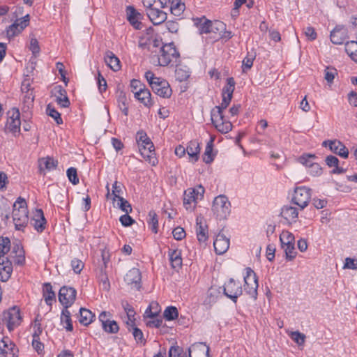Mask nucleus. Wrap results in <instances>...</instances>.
Returning <instances> with one entry per match:
<instances>
[{
  "instance_id": "obj_31",
  "label": "nucleus",
  "mask_w": 357,
  "mask_h": 357,
  "mask_svg": "<svg viewBox=\"0 0 357 357\" xmlns=\"http://www.w3.org/2000/svg\"><path fill=\"white\" fill-rule=\"evenodd\" d=\"M58 165V161L50 157L43 158L38 160V168L40 173L42 174L45 169L51 170L55 169Z\"/></svg>"
},
{
  "instance_id": "obj_18",
  "label": "nucleus",
  "mask_w": 357,
  "mask_h": 357,
  "mask_svg": "<svg viewBox=\"0 0 357 357\" xmlns=\"http://www.w3.org/2000/svg\"><path fill=\"white\" fill-rule=\"evenodd\" d=\"M126 16L127 20L130 24L136 29H141L142 24L139 21L142 15L139 13L132 6H128L126 7Z\"/></svg>"
},
{
  "instance_id": "obj_28",
  "label": "nucleus",
  "mask_w": 357,
  "mask_h": 357,
  "mask_svg": "<svg viewBox=\"0 0 357 357\" xmlns=\"http://www.w3.org/2000/svg\"><path fill=\"white\" fill-rule=\"evenodd\" d=\"M150 91L145 88H140L135 92V97L146 107H151L153 103Z\"/></svg>"
},
{
  "instance_id": "obj_43",
  "label": "nucleus",
  "mask_w": 357,
  "mask_h": 357,
  "mask_svg": "<svg viewBox=\"0 0 357 357\" xmlns=\"http://www.w3.org/2000/svg\"><path fill=\"white\" fill-rule=\"evenodd\" d=\"M169 357H188V355L182 347L172 346L169 350Z\"/></svg>"
},
{
  "instance_id": "obj_3",
  "label": "nucleus",
  "mask_w": 357,
  "mask_h": 357,
  "mask_svg": "<svg viewBox=\"0 0 357 357\" xmlns=\"http://www.w3.org/2000/svg\"><path fill=\"white\" fill-rule=\"evenodd\" d=\"M179 56L173 43L163 45L160 49V54L157 58L158 65L167 66L171 63H176Z\"/></svg>"
},
{
  "instance_id": "obj_4",
  "label": "nucleus",
  "mask_w": 357,
  "mask_h": 357,
  "mask_svg": "<svg viewBox=\"0 0 357 357\" xmlns=\"http://www.w3.org/2000/svg\"><path fill=\"white\" fill-rule=\"evenodd\" d=\"M195 24L198 27L200 33H218L222 32L226 27V24L221 21L211 22L204 17L194 20Z\"/></svg>"
},
{
  "instance_id": "obj_62",
  "label": "nucleus",
  "mask_w": 357,
  "mask_h": 357,
  "mask_svg": "<svg viewBox=\"0 0 357 357\" xmlns=\"http://www.w3.org/2000/svg\"><path fill=\"white\" fill-rule=\"evenodd\" d=\"M30 50L32 52L33 54L36 56L37 54L40 52V47L38 44V41L36 38H31L30 41Z\"/></svg>"
},
{
  "instance_id": "obj_35",
  "label": "nucleus",
  "mask_w": 357,
  "mask_h": 357,
  "mask_svg": "<svg viewBox=\"0 0 357 357\" xmlns=\"http://www.w3.org/2000/svg\"><path fill=\"white\" fill-rule=\"evenodd\" d=\"M137 142L138 143L139 149L143 146H146L148 149L153 148V142L148 137L146 133L142 130L138 131L137 133Z\"/></svg>"
},
{
  "instance_id": "obj_32",
  "label": "nucleus",
  "mask_w": 357,
  "mask_h": 357,
  "mask_svg": "<svg viewBox=\"0 0 357 357\" xmlns=\"http://www.w3.org/2000/svg\"><path fill=\"white\" fill-rule=\"evenodd\" d=\"M171 266L174 269L178 270L182 266L181 252L178 250H169Z\"/></svg>"
},
{
  "instance_id": "obj_9",
  "label": "nucleus",
  "mask_w": 357,
  "mask_h": 357,
  "mask_svg": "<svg viewBox=\"0 0 357 357\" xmlns=\"http://www.w3.org/2000/svg\"><path fill=\"white\" fill-rule=\"evenodd\" d=\"M310 199V189L306 187H298L294 190L292 201L294 204L298 205L301 209H303L307 206Z\"/></svg>"
},
{
  "instance_id": "obj_12",
  "label": "nucleus",
  "mask_w": 357,
  "mask_h": 357,
  "mask_svg": "<svg viewBox=\"0 0 357 357\" xmlns=\"http://www.w3.org/2000/svg\"><path fill=\"white\" fill-rule=\"evenodd\" d=\"M151 87L155 94L162 98H169L172 95L169 83L160 77L153 83H151Z\"/></svg>"
},
{
  "instance_id": "obj_51",
  "label": "nucleus",
  "mask_w": 357,
  "mask_h": 357,
  "mask_svg": "<svg viewBox=\"0 0 357 357\" xmlns=\"http://www.w3.org/2000/svg\"><path fill=\"white\" fill-rule=\"evenodd\" d=\"M291 338L298 345H303L305 343V335L298 331L291 332Z\"/></svg>"
},
{
  "instance_id": "obj_2",
  "label": "nucleus",
  "mask_w": 357,
  "mask_h": 357,
  "mask_svg": "<svg viewBox=\"0 0 357 357\" xmlns=\"http://www.w3.org/2000/svg\"><path fill=\"white\" fill-rule=\"evenodd\" d=\"M13 220L17 230H22L29 221L26 201L21 197L13 204Z\"/></svg>"
},
{
  "instance_id": "obj_64",
  "label": "nucleus",
  "mask_w": 357,
  "mask_h": 357,
  "mask_svg": "<svg viewBox=\"0 0 357 357\" xmlns=\"http://www.w3.org/2000/svg\"><path fill=\"white\" fill-rule=\"evenodd\" d=\"M304 33L310 40H314L317 34L314 29L312 26H307L304 29Z\"/></svg>"
},
{
  "instance_id": "obj_41",
  "label": "nucleus",
  "mask_w": 357,
  "mask_h": 357,
  "mask_svg": "<svg viewBox=\"0 0 357 357\" xmlns=\"http://www.w3.org/2000/svg\"><path fill=\"white\" fill-rule=\"evenodd\" d=\"M140 151L141 155L143 156V158L146 160H148L149 162H152V164L155 165V160L151 161V159L154 158V146L153 145V148L148 149L146 146H143L139 149Z\"/></svg>"
},
{
  "instance_id": "obj_24",
  "label": "nucleus",
  "mask_w": 357,
  "mask_h": 357,
  "mask_svg": "<svg viewBox=\"0 0 357 357\" xmlns=\"http://www.w3.org/2000/svg\"><path fill=\"white\" fill-rule=\"evenodd\" d=\"M329 149L334 153L344 158H348V149L339 140L329 141Z\"/></svg>"
},
{
  "instance_id": "obj_63",
  "label": "nucleus",
  "mask_w": 357,
  "mask_h": 357,
  "mask_svg": "<svg viewBox=\"0 0 357 357\" xmlns=\"http://www.w3.org/2000/svg\"><path fill=\"white\" fill-rule=\"evenodd\" d=\"M326 164L329 167H335L337 165H339V160L337 157L334 155H328L325 159Z\"/></svg>"
},
{
  "instance_id": "obj_34",
  "label": "nucleus",
  "mask_w": 357,
  "mask_h": 357,
  "mask_svg": "<svg viewBox=\"0 0 357 357\" xmlns=\"http://www.w3.org/2000/svg\"><path fill=\"white\" fill-rule=\"evenodd\" d=\"M235 84L236 82L233 77L227 78V84L222 89V96L231 100L235 89Z\"/></svg>"
},
{
  "instance_id": "obj_23",
  "label": "nucleus",
  "mask_w": 357,
  "mask_h": 357,
  "mask_svg": "<svg viewBox=\"0 0 357 357\" xmlns=\"http://www.w3.org/2000/svg\"><path fill=\"white\" fill-rule=\"evenodd\" d=\"M54 91L57 104L61 107H68L70 105V100L67 96L66 91L59 85L56 86L54 88Z\"/></svg>"
},
{
  "instance_id": "obj_10",
  "label": "nucleus",
  "mask_w": 357,
  "mask_h": 357,
  "mask_svg": "<svg viewBox=\"0 0 357 357\" xmlns=\"http://www.w3.org/2000/svg\"><path fill=\"white\" fill-rule=\"evenodd\" d=\"M223 292L227 297L231 298L236 303L238 297L243 293L241 284L231 278L228 282L225 284Z\"/></svg>"
},
{
  "instance_id": "obj_8",
  "label": "nucleus",
  "mask_w": 357,
  "mask_h": 357,
  "mask_svg": "<svg viewBox=\"0 0 357 357\" xmlns=\"http://www.w3.org/2000/svg\"><path fill=\"white\" fill-rule=\"evenodd\" d=\"M244 290L252 298H256L257 296L258 281L257 278L250 268H246V275L244 277Z\"/></svg>"
},
{
  "instance_id": "obj_37",
  "label": "nucleus",
  "mask_w": 357,
  "mask_h": 357,
  "mask_svg": "<svg viewBox=\"0 0 357 357\" xmlns=\"http://www.w3.org/2000/svg\"><path fill=\"white\" fill-rule=\"evenodd\" d=\"M170 4L171 6L167 8L176 16H179L185 9V4L181 2V0H172Z\"/></svg>"
},
{
  "instance_id": "obj_5",
  "label": "nucleus",
  "mask_w": 357,
  "mask_h": 357,
  "mask_svg": "<svg viewBox=\"0 0 357 357\" xmlns=\"http://www.w3.org/2000/svg\"><path fill=\"white\" fill-rule=\"evenodd\" d=\"M230 202L225 195L216 197L213 202L212 211L219 219H225L230 213Z\"/></svg>"
},
{
  "instance_id": "obj_11",
  "label": "nucleus",
  "mask_w": 357,
  "mask_h": 357,
  "mask_svg": "<svg viewBox=\"0 0 357 357\" xmlns=\"http://www.w3.org/2000/svg\"><path fill=\"white\" fill-rule=\"evenodd\" d=\"M77 291L73 287H62L59 292V302L68 308L73 305L76 298Z\"/></svg>"
},
{
  "instance_id": "obj_14",
  "label": "nucleus",
  "mask_w": 357,
  "mask_h": 357,
  "mask_svg": "<svg viewBox=\"0 0 357 357\" xmlns=\"http://www.w3.org/2000/svg\"><path fill=\"white\" fill-rule=\"evenodd\" d=\"M29 22V15H26L24 17L17 20L13 24L9 26L7 29V35L8 37H13L20 33L24 30Z\"/></svg>"
},
{
  "instance_id": "obj_7",
  "label": "nucleus",
  "mask_w": 357,
  "mask_h": 357,
  "mask_svg": "<svg viewBox=\"0 0 357 357\" xmlns=\"http://www.w3.org/2000/svg\"><path fill=\"white\" fill-rule=\"evenodd\" d=\"M204 192V188L201 185L196 188H190L185 190L183 195V205L186 209L191 208L192 204H194L195 206L198 200L202 199Z\"/></svg>"
},
{
  "instance_id": "obj_54",
  "label": "nucleus",
  "mask_w": 357,
  "mask_h": 357,
  "mask_svg": "<svg viewBox=\"0 0 357 357\" xmlns=\"http://www.w3.org/2000/svg\"><path fill=\"white\" fill-rule=\"evenodd\" d=\"M255 58V54H248L243 61V71L245 73L248 70L250 69L253 65V61Z\"/></svg>"
},
{
  "instance_id": "obj_20",
  "label": "nucleus",
  "mask_w": 357,
  "mask_h": 357,
  "mask_svg": "<svg viewBox=\"0 0 357 357\" xmlns=\"http://www.w3.org/2000/svg\"><path fill=\"white\" fill-rule=\"evenodd\" d=\"M197 236L199 243H205L208 238V226L204 222V218L198 216L196 219Z\"/></svg>"
},
{
  "instance_id": "obj_39",
  "label": "nucleus",
  "mask_w": 357,
  "mask_h": 357,
  "mask_svg": "<svg viewBox=\"0 0 357 357\" xmlns=\"http://www.w3.org/2000/svg\"><path fill=\"white\" fill-rule=\"evenodd\" d=\"M61 322L62 324H66V326H64L65 328L68 331H72L73 329L72 320L70 318V312L68 310V308H64L62 310L61 315Z\"/></svg>"
},
{
  "instance_id": "obj_44",
  "label": "nucleus",
  "mask_w": 357,
  "mask_h": 357,
  "mask_svg": "<svg viewBox=\"0 0 357 357\" xmlns=\"http://www.w3.org/2000/svg\"><path fill=\"white\" fill-rule=\"evenodd\" d=\"M163 316L168 321L174 320L178 316V310L174 306H169L165 310Z\"/></svg>"
},
{
  "instance_id": "obj_1",
  "label": "nucleus",
  "mask_w": 357,
  "mask_h": 357,
  "mask_svg": "<svg viewBox=\"0 0 357 357\" xmlns=\"http://www.w3.org/2000/svg\"><path fill=\"white\" fill-rule=\"evenodd\" d=\"M231 99L222 97L220 105L215 106L211 111V121L215 128L222 133H227L232 129V124L223 115V110L229 105Z\"/></svg>"
},
{
  "instance_id": "obj_52",
  "label": "nucleus",
  "mask_w": 357,
  "mask_h": 357,
  "mask_svg": "<svg viewBox=\"0 0 357 357\" xmlns=\"http://www.w3.org/2000/svg\"><path fill=\"white\" fill-rule=\"evenodd\" d=\"M118 206L126 213H129L132 212V207L129 202L126 200L124 198L119 197Z\"/></svg>"
},
{
  "instance_id": "obj_57",
  "label": "nucleus",
  "mask_w": 357,
  "mask_h": 357,
  "mask_svg": "<svg viewBox=\"0 0 357 357\" xmlns=\"http://www.w3.org/2000/svg\"><path fill=\"white\" fill-rule=\"evenodd\" d=\"M310 174L313 176H318L322 174V168L318 163H310Z\"/></svg>"
},
{
  "instance_id": "obj_55",
  "label": "nucleus",
  "mask_w": 357,
  "mask_h": 357,
  "mask_svg": "<svg viewBox=\"0 0 357 357\" xmlns=\"http://www.w3.org/2000/svg\"><path fill=\"white\" fill-rule=\"evenodd\" d=\"M281 244L295 241L294 236L288 231H283L280 236Z\"/></svg>"
},
{
  "instance_id": "obj_60",
  "label": "nucleus",
  "mask_w": 357,
  "mask_h": 357,
  "mask_svg": "<svg viewBox=\"0 0 357 357\" xmlns=\"http://www.w3.org/2000/svg\"><path fill=\"white\" fill-rule=\"evenodd\" d=\"M34 100V96L33 91L24 93L23 98L24 103L26 105L27 108H29L33 105Z\"/></svg>"
},
{
  "instance_id": "obj_61",
  "label": "nucleus",
  "mask_w": 357,
  "mask_h": 357,
  "mask_svg": "<svg viewBox=\"0 0 357 357\" xmlns=\"http://www.w3.org/2000/svg\"><path fill=\"white\" fill-rule=\"evenodd\" d=\"M119 220L124 227L130 226L135 222V220L128 215V213L121 215Z\"/></svg>"
},
{
  "instance_id": "obj_33",
  "label": "nucleus",
  "mask_w": 357,
  "mask_h": 357,
  "mask_svg": "<svg viewBox=\"0 0 357 357\" xmlns=\"http://www.w3.org/2000/svg\"><path fill=\"white\" fill-rule=\"evenodd\" d=\"M43 296L45 303L51 306L53 301L56 300L55 293L52 290V286L50 283L47 282L43 284Z\"/></svg>"
},
{
  "instance_id": "obj_21",
  "label": "nucleus",
  "mask_w": 357,
  "mask_h": 357,
  "mask_svg": "<svg viewBox=\"0 0 357 357\" xmlns=\"http://www.w3.org/2000/svg\"><path fill=\"white\" fill-rule=\"evenodd\" d=\"M209 348L203 343L193 344L188 349V357H208Z\"/></svg>"
},
{
  "instance_id": "obj_13",
  "label": "nucleus",
  "mask_w": 357,
  "mask_h": 357,
  "mask_svg": "<svg viewBox=\"0 0 357 357\" xmlns=\"http://www.w3.org/2000/svg\"><path fill=\"white\" fill-rule=\"evenodd\" d=\"M10 114V112H8V114ZM20 114L18 109H13L11 111V115H9L6 125V130L15 134L16 132H19L20 130Z\"/></svg>"
},
{
  "instance_id": "obj_26",
  "label": "nucleus",
  "mask_w": 357,
  "mask_h": 357,
  "mask_svg": "<svg viewBox=\"0 0 357 357\" xmlns=\"http://www.w3.org/2000/svg\"><path fill=\"white\" fill-rule=\"evenodd\" d=\"M13 271L11 262L6 258L0 259V280L6 282L10 277Z\"/></svg>"
},
{
  "instance_id": "obj_36",
  "label": "nucleus",
  "mask_w": 357,
  "mask_h": 357,
  "mask_svg": "<svg viewBox=\"0 0 357 357\" xmlns=\"http://www.w3.org/2000/svg\"><path fill=\"white\" fill-rule=\"evenodd\" d=\"M93 317L94 314L90 310L83 307L80 308L79 321L82 324L88 326L92 322Z\"/></svg>"
},
{
  "instance_id": "obj_29",
  "label": "nucleus",
  "mask_w": 357,
  "mask_h": 357,
  "mask_svg": "<svg viewBox=\"0 0 357 357\" xmlns=\"http://www.w3.org/2000/svg\"><path fill=\"white\" fill-rule=\"evenodd\" d=\"M280 215L289 222H296L298 212L296 208L291 206H284L281 209Z\"/></svg>"
},
{
  "instance_id": "obj_22",
  "label": "nucleus",
  "mask_w": 357,
  "mask_h": 357,
  "mask_svg": "<svg viewBox=\"0 0 357 357\" xmlns=\"http://www.w3.org/2000/svg\"><path fill=\"white\" fill-rule=\"evenodd\" d=\"M30 224L39 232L45 229L46 220L41 209L36 210L33 217L30 220Z\"/></svg>"
},
{
  "instance_id": "obj_49",
  "label": "nucleus",
  "mask_w": 357,
  "mask_h": 357,
  "mask_svg": "<svg viewBox=\"0 0 357 357\" xmlns=\"http://www.w3.org/2000/svg\"><path fill=\"white\" fill-rule=\"evenodd\" d=\"M175 76L179 82H183L189 77L190 73L188 70L182 67H177L175 70Z\"/></svg>"
},
{
  "instance_id": "obj_15",
  "label": "nucleus",
  "mask_w": 357,
  "mask_h": 357,
  "mask_svg": "<svg viewBox=\"0 0 357 357\" xmlns=\"http://www.w3.org/2000/svg\"><path fill=\"white\" fill-rule=\"evenodd\" d=\"M15 345L8 337H3L0 342V357H17Z\"/></svg>"
},
{
  "instance_id": "obj_25",
  "label": "nucleus",
  "mask_w": 357,
  "mask_h": 357,
  "mask_svg": "<svg viewBox=\"0 0 357 357\" xmlns=\"http://www.w3.org/2000/svg\"><path fill=\"white\" fill-rule=\"evenodd\" d=\"M347 33L345 28L337 26L331 33V40L334 44H342L347 38Z\"/></svg>"
},
{
  "instance_id": "obj_48",
  "label": "nucleus",
  "mask_w": 357,
  "mask_h": 357,
  "mask_svg": "<svg viewBox=\"0 0 357 357\" xmlns=\"http://www.w3.org/2000/svg\"><path fill=\"white\" fill-rule=\"evenodd\" d=\"M104 331L108 333H116L119 331V325L114 320L108 321V323L102 325Z\"/></svg>"
},
{
  "instance_id": "obj_56",
  "label": "nucleus",
  "mask_w": 357,
  "mask_h": 357,
  "mask_svg": "<svg viewBox=\"0 0 357 357\" xmlns=\"http://www.w3.org/2000/svg\"><path fill=\"white\" fill-rule=\"evenodd\" d=\"M316 157L314 154H306L303 155L298 158L299 162L310 167V163H314L312 162V159H314Z\"/></svg>"
},
{
  "instance_id": "obj_38",
  "label": "nucleus",
  "mask_w": 357,
  "mask_h": 357,
  "mask_svg": "<svg viewBox=\"0 0 357 357\" xmlns=\"http://www.w3.org/2000/svg\"><path fill=\"white\" fill-rule=\"evenodd\" d=\"M345 50L351 59L357 62V41L347 42L345 43Z\"/></svg>"
},
{
  "instance_id": "obj_58",
  "label": "nucleus",
  "mask_w": 357,
  "mask_h": 357,
  "mask_svg": "<svg viewBox=\"0 0 357 357\" xmlns=\"http://www.w3.org/2000/svg\"><path fill=\"white\" fill-rule=\"evenodd\" d=\"M343 268L346 269H357V259H354L350 257H347L345 259V263L344 264Z\"/></svg>"
},
{
  "instance_id": "obj_30",
  "label": "nucleus",
  "mask_w": 357,
  "mask_h": 357,
  "mask_svg": "<svg viewBox=\"0 0 357 357\" xmlns=\"http://www.w3.org/2000/svg\"><path fill=\"white\" fill-rule=\"evenodd\" d=\"M104 59L106 64L114 71L121 69L120 61L112 52L107 51Z\"/></svg>"
},
{
  "instance_id": "obj_16",
  "label": "nucleus",
  "mask_w": 357,
  "mask_h": 357,
  "mask_svg": "<svg viewBox=\"0 0 357 357\" xmlns=\"http://www.w3.org/2000/svg\"><path fill=\"white\" fill-rule=\"evenodd\" d=\"M141 273L138 268H133L126 273L124 280L132 288L139 290L141 287Z\"/></svg>"
},
{
  "instance_id": "obj_17",
  "label": "nucleus",
  "mask_w": 357,
  "mask_h": 357,
  "mask_svg": "<svg viewBox=\"0 0 357 357\" xmlns=\"http://www.w3.org/2000/svg\"><path fill=\"white\" fill-rule=\"evenodd\" d=\"M159 6L150 8L146 10V15L151 22L155 24L158 25L164 22L167 19V14L161 10Z\"/></svg>"
},
{
  "instance_id": "obj_40",
  "label": "nucleus",
  "mask_w": 357,
  "mask_h": 357,
  "mask_svg": "<svg viewBox=\"0 0 357 357\" xmlns=\"http://www.w3.org/2000/svg\"><path fill=\"white\" fill-rule=\"evenodd\" d=\"M213 139L211 138L210 141L207 143L206 149L203 155V160L206 164L211 163L213 160Z\"/></svg>"
},
{
  "instance_id": "obj_50",
  "label": "nucleus",
  "mask_w": 357,
  "mask_h": 357,
  "mask_svg": "<svg viewBox=\"0 0 357 357\" xmlns=\"http://www.w3.org/2000/svg\"><path fill=\"white\" fill-rule=\"evenodd\" d=\"M99 280L102 284V289L108 291L110 287V284L107 275L106 274L105 271L103 270V268H101L100 273L99 275Z\"/></svg>"
},
{
  "instance_id": "obj_46",
  "label": "nucleus",
  "mask_w": 357,
  "mask_h": 357,
  "mask_svg": "<svg viewBox=\"0 0 357 357\" xmlns=\"http://www.w3.org/2000/svg\"><path fill=\"white\" fill-rule=\"evenodd\" d=\"M337 75V70L333 67H326L324 70V79L328 84H332L335 76Z\"/></svg>"
},
{
  "instance_id": "obj_42",
  "label": "nucleus",
  "mask_w": 357,
  "mask_h": 357,
  "mask_svg": "<svg viewBox=\"0 0 357 357\" xmlns=\"http://www.w3.org/2000/svg\"><path fill=\"white\" fill-rule=\"evenodd\" d=\"M217 297V290L211 288L208 291L207 297L204 301V305L211 307L212 305L216 302Z\"/></svg>"
},
{
  "instance_id": "obj_53",
  "label": "nucleus",
  "mask_w": 357,
  "mask_h": 357,
  "mask_svg": "<svg viewBox=\"0 0 357 357\" xmlns=\"http://www.w3.org/2000/svg\"><path fill=\"white\" fill-rule=\"evenodd\" d=\"M67 176L69 181L73 184L77 185L79 183V178L77 177V169L74 167H70L67 170Z\"/></svg>"
},
{
  "instance_id": "obj_6",
  "label": "nucleus",
  "mask_w": 357,
  "mask_h": 357,
  "mask_svg": "<svg viewBox=\"0 0 357 357\" xmlns=\"http://www.w3.org/2000/svg\"><path fill=\"white\" fill-rule=\"evenodd\" d=\"M2 323L6 324L8 329L11 331L17 327L22 320L20 310L17 307H13L5 311L1 317Z\"/></svg>"
},
{
  "instance_id": "obj_59",
  "label": "nucleus",
  "mask_w": 357,
  "mask_h": 357,
  "mask_svg": "<svg viewBox=\"0 0 357 357\" xmlns=\"http://www.w3.org/2000/svg\"><path fill=\"white\" fill-rule=\"evenodd\" d=\"M172 234L176 240L180 241L185 236L186 234L182 227H177L173 230Z\"/></svg>"
},
{
  "instance_id": "obj_45",
  "label": "nucleus",
  "mask_w": 357,
  "mask_h": 357,
  "mask_svg": "<svg viewBox=\"0 0 357 357\" xmlns=\"http://www.w3.org/2000/svg\"><path fill=\"white\" fill-rule=\"evenodd\" d=\"M149 225L151 227L152 231L156 234L158 232V215L154 211H151L149 213Z\"/></svg>"
},
{
  "instance_id": "obj_47",
  "label": "nucleus",
  "mask_w": 357,
  "mask_h": 357,
  "mask_svg": "<svg viewBox=\"0 0 357 357\" xmlns=\"http://www.w3.org/2000/svg\"><path fill=\"white\" fill-rule=\"evenodd\" d=\"M46 112L47 115L52 117L56 121L57 124L60 125L63 123L61 114L54 109V107H52L50 104L47 105Z\"/></svg>"
},
{
  "instance_id": "obj_19",
  "label": "nucleus",
  "mask_w": 357,
  "mask_h": 357,
  "mask_svg": "<svg viewBox=\"0 0 357 357\" xmlns=\"http://www.w3.org/2000/svg\"><path fill=\"white\" fill-rule=\"evenodd\" d=\"M213 246L216 254H224L229 249V239L220 233L213 242Z\"/></svg>"
},
{
  "instance_id": "obj_27",
  "label": "nucleus",
  "mask_w": 357,
  "mask_h": 357,
  "mask_svg": "<svg viewBox=\"0 0 357 357\" xmlns=\"http://www.w3.org/2000/svg\"><path fill=\"white\" fill-rule=\"evenodd\" d=\"M186 152L192 162H197L199 158V143L197 140L190 141L186 148Z\"/></svg>"
}]
</instances>
